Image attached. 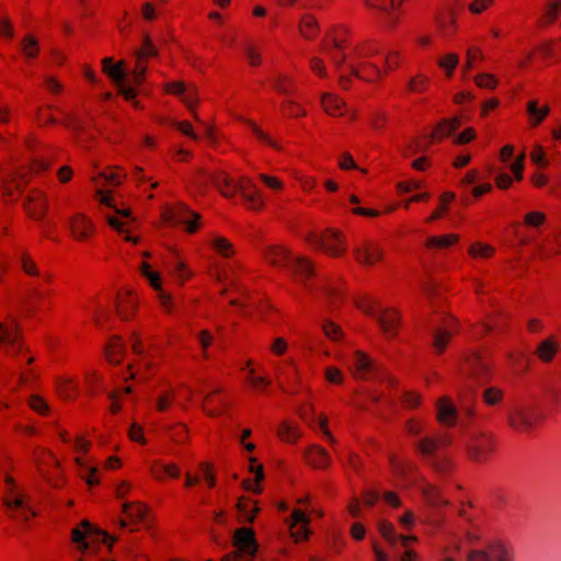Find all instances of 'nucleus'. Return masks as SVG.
Wrapping results in <instances>:
<instances>
[{
    "label": "nucleus",
    "mask_w": 561,
    "mask_h": 561,
    "mask_svg": "<svg viewBox=\"0 0 561 561\" xmlns=\"http://www.w3.org/2000/svg\"><path fill=\"white\" fill-rule=\"evenodd\" d=\"M382 51V44L376 38H365L355 43L347 54L348 64L340 72L337 83L341 89L350 90L354 79L374 82L380 77V66L375 58Z\"/></svg>",
    "instance_id": "nucleus-1"
},
{
    "label": "nucleus",
    "mask_w": 561,
    "mask_h": 561,
    "mask_svg": "<svg viewBox=\"0 0 561 561\" xmlns=\"http://www.w3.org/2000/svg\"><path fill=\"white\" fill-rule=\"evenodd\" d=\"M351 39V31L345 25H333L330 27L321 42L322 50L330 54L340 73L346 61L347 54L344 53Z\"/></svg>",
    "instance_id": "nucleus-2"
},
{
    "label": "nucleus",
    "mask_w": 561,
    "mask_h": 561,
    "mask_svg": "<svg viewBox=\"0 0 561 561\" xmlns=\"http://www.w3.org/2000/svg\"><path fill=\"white\" fill-rule=\"evenodd\" d=\"M263 254L266 261L274 266H289L295 274L300 276L302 282L313 274L312 264L306 257H291L289 252L280 245H267Z\"/></svg>",
    "instance_id": "nucleus-3"
},
{
    "label": "nucleus",
    "mask_w": 561,
    "mask_h": 561,
    "mask_svg": "<svg viewBox=\"0 0 561 561\" xmlns=\"http://www.w3.org/2000/svg\"><path fill=\"white\" fill-rule=\"evenodd\" d=\"M213 185L227 197L240 192L251 208L255 209L261 206V199L256 196V187L250 178H213Z\"/></svg>",
    "instance_id": "nucleus-4"
},
{
    "label": "nucleus",
    "mask_w": 561,
    "mask_h": 561,
    "mask_svg": "<svg viewBox=\"0 0 561 561\" xmlns=\"http://www.w3.org/2000/svg\"><path fill=\"white\" fill-rule=\"evenodd\" d=\"M409 1L410 0H363V5L367 11L385 18L383 27L387 31H394L403 18V5Z\"/></svg>",
    "instance_id": "nucleus-5"
},
{
    "label": "nucleus",
    "mask_w": 561,
    "mask_h": 561,
    "mask_svg": "<svg viewBox=\"0 0 561 561\" xmlns=\"http://www.w3.org/2000/svg\"><path fill=\"white\" fill-rule=\"evenodd\" d=\"M4 482L7 489L2 503L7 507L9 516L22 522H27L30 516H36L37 513L26 504L22 492L18 490L14 479L11 476H5Z\"/></svg>",
    "instance_id": "nucleus-6"
},
{
    "label": "nucleus",
    "mask_w": 561,
    "mask_h": 561,
    "mask_svg": "<svg viewBox=\"0 0 561 561\" xmlns=\"http://www.w3.org/2000/svg\"><path fill=\"white\" fill-rule=\"evenodd\" d=\"M233 551L227 553L221 561H251L257 552V542L252 528L240 527L232 537Z\"/></svg>",
    "instance_id": "nucleus-7"
},
{
    "label": "nucleus",
    "mask_w": 561,
    "mask_h": 561,
    "mask_svg": "<svg viewBox=\"0 0 561 561\" xmlns=\"http://www.w3.org/2000/svg\"><path fill=\"white\" fill-rule=\"evenodd\" d=\"M460 373L465 379L468 393L473 392L474 386L486 383L491 378L489 364L477 353L468 355Z\"/></svg>",
    "instance_id": "nucleus-8"
},
{
    "label": "nucleus",
    "mask_w": 561,
    "mask_h": 561,
    "mask_svg": "<svg viewBox=\"0 0 561 561\" xmlns=\"http://www.w3.org/2000/svg\"><path fill=\"white\" fill-rule=\"evenodd\" d=\"M416 448L425 458L426 463L437 473L446 474L451 468V461L438 455V443L434 437H424L416 443Z\"/></svg>",
    "instance_id": "nucleus-9"
},
{
    "label": "nucleus",
    "mask_w": 561,
    "mask_h": 561,
    "mask_svg": "<svg viewBox=\"0 0 561 561\" xmlns=\"http://www.w3.org/2000/svg\"><path fill=\"white\" fill-rule=\"evenodd\" d=\"M494 442L491 435L474 433L466 442L468 457L474 462H484L493 451Z\"/></svg>",
    "instance_id": "nucleus-10"
},
{
    "label": "nucleus",
    "mask_w": 561,
    "mask_h": 561,
    "mask_svg": "<svg viewBox=\"0 0 561 561\" xmlns=\"http://www.w3.org/2000/svg\"><path fill=\"white\" fill-rule=\"evenodd\" d=\"M163 220L171 225H186V231L194 233L197 230V221L201 216L188 209L184 204L167 207L162 213Z\"/></svg>",
    "instance_id": "nucleus-11"
},
{
    "label": "nucleus",
    "mask_w": 561,
    "mask_h": 561,
    "mask_svg": "<svg viewBox=\"0 0 561 561\" xmlns=\"http://www.w3.org/2000/svg\"><path fill=\"white\" fill-rule=\"evenodd\" d=\"M364 312L374 317L379 323L382 332L388 337H394L398 333L400 316L396 309L379 308L377 312L373 306H360Z\"/></svg>",
    "instance_id": "nucleus-12"
},
{
    "label": "nucleus",
    "mask_w": 561,
    "mask_h": 561,
    "mask_svg": "<svg viewBox=\"0 0 561 561\" xmlns=\"http://www.w3.org/2000/svg\"><path fill=\"white\" fill-rule=\"evenodd\" d=\"M435 27L442 38H455L459 32L456 12L449 7H440L435 14Z\"/></svg>",
    "instance_id": "nucleus-13"
},
{
    "label": "nucleus",
    "mask_w": 561,
    "mask_h": 561,
    "mask_svg": "<svg viewBox=\"0 0 561 561\" xmlns=\"http://www.w3.org/2000/svg\"><path fill=\"white\" fill-rule=\"evenodd\" d=\"M314 243L333 256H340L346 251L341 234L334 230H327L321 237L314 239Z\"/></svg>",
    "instance_id": "nucleus-14"
},
{
    "label": "nucleus",
    "mask_w": 561,
    "mask_h": 561,
    "mask_svg": "<svg viewBox=\"0 0 561 561\" xmlns=\"http://www.w3.org/2000/svg\"><path fill=\"white\" fill-rule=\"evenodd\" d=\"M297 28L301 38L307 42L317 41L321 33L320 22L312 13L302 14L299 18Z\"/></svg>",
    "instance_id": "nucleus-15"
},
{
    "label": "nucleus",
    "mask_w": 561,
    "mask_h": 561,
    "mask_svg": "<svg viewBox=\"0 0 561 561\" xmlns=\"http://www.w3.org/2000/svg\"><path fill=\"white\" fill-rule=\"evenodd\" d=\"M461 124L462 121L458 116L448 119L444 118L433 128L431 131V138L434 139L436 144H439L449 137L454 131H456L461 126Z\"/></svg>",
    "instance_id": "nucleus-16"
},
{
    "label": "nucleus",
    "mask_w": 561,
    "mask_h": 561,
    "mask_svg": "<svg viewBox=\"0 0 561 561\" xmlns=\"http://www.w3.org/2000/svg\"><path fill=\"white\" fill-rule=\"evenodd\" d=\"M404 60L403 54L399 50H389L383 59V66H380V77L371 82L373 84L381 83L391 72L398 70Z\"/></svg>",
    "instance_id": "nucleus-17"
},
{
    "label": "nucleus",
    "mask_w": 561,
    "mask_h": 561,
    "mask_svg": "<svg viewBox=\"0 0 561 561\" xmlns=\"http://www.w3.org/2000/svg\"><path fill=\"white\" fill-rule=\"evenodd\" d=\"M356 260L364 265H373L383 255L382 249L375 243H366L362 248L355 249Z\"/></svg>",
    "instance_id": "nucleus-18"
},
{
    "label": "nucleus",
    "mask_w": 561,
    "mask_h": 561,
    "mask_svg": "<svg viewBox=\"0 0 561 561\" xmlns=\"http://www.w3.org/2000/svg\"><path fill=\"white\" fill-rule=\"evenodd\" d=\"M69 226L77 240H85L94 229L92 221L82 214L75 215L70 219Z\"/></svg>",
    "instance_id": "nucleus-19"
},
{
    "label": "nucleus",
    "mask_w": 561,
    "mask_h": 561,
    "mask_svg": "<svg viewBox=\"0 0 561 561\" xmlns=\"http://www.w3.org/2000/svg\"><path fill=\"white\" fill-rule=\"evenodd\" d=\"M321 106L323 111L334 117L344 115L346 103L336 94L324 93L321 98Z\"/></svg>",
    "instance_id": "nucleus-20"
},
{
    "label": "nucleus",
    "mask_w": 561,
    "mask_h": 561,
    "mask_svg": "<svg viewBox=\"0 0 561 561\" xmlns=\"http://www.w3.org/2000/svg\"><path fill=\"white\" fill-rule=\"evenodd\" d=\"M354 375L356 378L364 379L369 374L378 370V367L374 364V362L367 357L363 352H356L354 355Z\"/></svg>",
    "instance_id": "nucleus-21"
},
{
    "label": "nucleus",
    "mask_w": 561,
    "mask_h": 561,
    "mask_svg": "<svg viewBox=\"0 0 561 561\" xmlns=\"http://www.w3.org/2000/svg\"><path fill=\"white\" fill-rule=\"evenodd\" d=\"M0 344H4L7 346L8 353L12 351L13 354L18 353L23 348L21 343V336L16 332L9 327H5L0 322Z\"/></svg>",
    "instance_id": "nucleus-22"
},
{
    "label": "nucleus",
    "mask_w": 561,
    "mask_h": 561,
    "mask_svg": "<svg viewBox=\"0 0 561 561\" xmlns=\"http://www.w3.org/2000/svg\"><path fill=\"white\" fill-rule=\"evenodd\" d=\"M305 456L308 463L314 468H328L331 462L328 451L318 445L310 446Z\"/></svg>",
    "instance_id": "nucleus-23"
},
{
    "label": "nucleus",
    "mask_w": 561,
    "mask_h": 561,
    "mask_svg": "<svg viewBox=\"0 0 561 561\" xmlns=\"http://www.w3.org/2000/svg\"><path fill=\"white\" fill-rule=\"evenodd\" d=\"M526 111L529 118L530 127H538L549 115L550 106L545 104L541 107H538L537 100H530L527 102Z\"/></svg>",
    "instance_id": "nucleus-24"
},
{
    "label": "nucleus",
    "mask_w": 561,
    "mask_h": 561,
    "mask_svg": "<svg viewBox=\"0 0 561 561\" xmlns=\"http://www.w3.org/2000/svg\"><path fill=\"white\" fill-rule=\"evenodd\" d=\"M26 210L34 219H42L45 215L46 197L41 192H33L26 202Z\"/></svg>",
    "instance_id": "nucleus-25"
},
{
    "label": "nucleus",
    "mask_w": 561,
    "mask_h": 561,
    "mask_svg": "<svg viewBox=\"0 0 561 561\" xmlns=\"http://www.w3.org/2000/svg\"><path fill=\"white\" fill-rule=\"evenodd\" d=\"M112 57H105L102 59V71L113 82L121 84L125 78V71L123 69L124 62L121 60L116 64L113 62Z\"/></svg>",
    "instance_id": "nucleus-26"
},
{
    "label": "nucleus",
    "mask_w": 561,
    "mask_h": 561,
    "mask_svg": "<svg viewBox=\"0 0 561 561\" xmlns=\"http://www.w3.org/2000/svg\"><path fill=\"white\" fill-rule=\"evenodd\" d=\"M125 354V345L122 342L119 336H113L105 348V355L107 360L111 364L118 365L122 363V359Z\"/></svg>",
    "instance_id": "nucleus-27"
},
{
    "label": "nucleus",
    "mask_w": 561,
    "mask_h": 561,
    "mask_svg": "<svg viewBox=\"0 0 561 561\" xmlns=\"http://www.w3.org/2000/svg\"><path fill=\"white\" fill-rule=\"evenodd\" d=\"M277 378L285 377L288 380H293L295 382L299 381V371L297 368V364L293 358H288L285 362V365L278 364L276 366ZM279 387L285 391L282 380H279Z\"/></svg>",
    "instance_id": "nucleus-28"
},
{
    "label": "nucleus",
    "mask_w": 561,
    "mask_h": 561,
    "mask_svg": "<svg viewBox=\"0 0 561 561\" xmlns=\"http://www.w3.org/2000/svg\"><path fill=\"white\" fill-rule=\"evenodd\" d=\"M491 561H513L514 553L501 541H492L488 545Z\"/></svg>",
    "instance_id": "nucleus-29"
},
{
    "label": "nucleus",
    "mask_w": 561,
    "mask_h": 561,
    "mask_svg": "<svg viewBox=\"0 0 561 561\" xmlns=\"http://www.w3.org/2000/svg\"><path fill=\"white\" fill-rule=\"evenodd\" d=\"M459 55L457 53H446L437 59V66L444 70L445 77H454L455 70L459 65Z\"/></svg>",
    "instance_id": "nucleus-30"
},
{
    "label": "nucleus",
    "mask_w": 561,
    "mask_h": 561,
    "mask_svg": "<svg viewBox=\"0 0 561 561\" xmlns=\"http://www.w3.org/2000/svg\"><path fill=\"white\" fill-rule=\"evenodd\" d=\"M456 408L447 398H443L437 404V419L439 422L453 425L455 423Z\"/></svg>",
    "instance_id": "nucleus-31"
},
{
    "label": "nucleus",
    "mask_w": 561,
    "mask_h": 561,
    "mask_svg": "<svg viewBox=\"0 0 561 561\" xmlns=\"http://www.w3.org/2000/svg\"><path fill=\"white\" fill-rule=\"evenodd\" d=\"M436 142L431 138V133L428 135H420L411 140L408 145L405 152L409 154H414L417 152H425L431 149L433 145Z\"/></svg>",
    "instance_id": "nucleus-32"
},
{
    "label": "nucleus",
    "mask_w": 561,
    "mask_h": 561,
    "mask_svg": "<svg viewBox=\"0 0 561 561\" xmlns=\"http://www.w3.org/2000/svg\"><path fill=\"white\" fill-rule=\"evenodd\" d=\"M561 14V0H550L545 9V13L540 18V26L553 24Z\"/></svg>",
    "instance_id": "nucleus-33"
},
{
    "label": "nucleus",
    "mask_w": 561,
    "mask_h": 561,
    "mask_svg": "<svg viewBox=\"0 0 561 561\" xmlns=\"http://www.w3.org/2000/svg\"><path fill=\"white\" fill-rule=\"evenodd\" d=\"M453 319L446 322L445 329H437L433 333V347L436 353L440 354L444 352L448 341L450 340L453 332L449 330Z\"/></svg>",
    "instance_id": "nucleus-34"
},
{
    "label": "nucleus",
    "mask_w": 561,
    "mask_h": 561,
    "mask_svg": "<svg viewBox=\"0 0 561 561\" xmlns=\"http://www.w3.org/2000/svg\"><path fill=\"white\" fill-rule=\"evenodd\" d=\"M496 5V0H470L467 10L471 16L488 14Z\"/></svg>",
    "instance_id": "nucleus-35"
},
{
    "label": "nucleus",
    "mask_w": 561,
    "mask_h": 561,
    "mask_svg": "<svg viewBox=\"0 0 561 561\" xmlns=\"http://www.w3.org/2000/svg\"><path fill=\"white\" fill-rule=\"evenodd\" d=\"M151 473L158 480L163 479V474H168L171 478L180 477L181 470L175 463H162L160 461H154L151 467Z\"/></svg>",
    "instance_id": "nucleus-36"
},
{
    "label": "nucleus",
    "mask_w": 561,
    "mask_h": 561,
    "mask_svg": "<svg viewBox=\"0 0 561 561\" xmlns=\"http://www.w3.org/2000/svg\"><path fill=\"white\" fill-rule=\"evenodd\" d=\"M123 513L127 515L131 523L141 522L145 516L147 508L141 503H129L126 502L122 506Z\"/></svg>",
    "instance_id": "nucleus-37"
},
{
    "label": "nucleus",
    "mask_w": 561,
    "mask_h": 561,
    "mask_svg": "<svg viewBox=\"0 0 561 561\" xmlns=\"http://www.w3.org/2000/svg\"><path fill=\"white\" fill-rule=\"evenodd\" d=\"M21 51L28 59H35L38 57L41 48L38 41L32 34H27L21 42Z\"/></svg>",
    "instance_id": "nucleus-38"
},
{
    "label": "nucleus",
    "mask_w": 561,
    "mask_h": 561,
    "mask_svg": "<svg viewBox=\"0 0 561 561\" xmlns=\"http://www.w3.org/2000/svg\"><path fill=\"white\" fill-rule=\"evenodd\" d=\"M182 101L190 110L194 119L199 122L198 113L196 110V106L198 104V94H197V89L194 85L187 87L185 89V92L182 94Z\"/></svg>",
    "instance_id": "nucleus-39"
},
{
    "label": "nucleus",
    "mask_w": 561,
    "mask_h": 561,
    "mask_svg": "<svg viewBox=\"0 0 561 561\" xmlns=\"http://www.w3.org/2000/svg\"><path fill=\"white\" fill-rule=\"evenodd\" d=\"M81 527L83 528L82 529L83 531H87V534L89 535V538L102 536L103 542L105 545H107L110 548H112L113 543L117 540V537L110 536L106 531H103L99 528L93 527L92 524L87 519L81 522Z\"/></svg>",
    "instance_id": "nucleus-40"
},
{
    "label": "nucleus",
    "mask_w": 561,
    "mask_h": 561,
    "mask_svg": "<svg viewBox=\"0 0 561 561\" xmlns=\"http://www.w3.org/2000/svg\"><path fill=\"white\" fill-rule=\"evenodd\" d=\"M157 56H158V48L153 45L150 36L148 34H146L144 36L141 47L137 50L136 58L148 62V60L150 58H153Z\"/></svg>",
    "instance_id": "nucleus-41"
},
{
    "label": "nucleus",
    "mask_w": 561,
    "mask_h": 561,
    "mask_svg": "<svg viewBox=\"0 0 561 561\" xmlns=\"http://www.w3.org/2000/svg\"><path fill=\"white\" fill-rule=\"evenodd\" d=\"M557 353V344L550 337L546 341H542L536 351V354L542 362H551Z\"/></svg>",
    "instance_id": "nucleus-42"
},
{
    "label": "nucleus",
    "mask_w": 561,
    "mask_h": 561,
    "mask_svg": "<svg viewBox=\"0 0 561 561\" xmlns=\"http://www.w3.org/2000/svg\"><path fill=\"white\" fill-rule=\"evenodd\" d=\"M249 502L250 500L244 496L240 497L237 503V510L239 512V519L241 522L253 523L255 519V515L259 512V507L255 506L253 511H249Z\"/></svg>",
    "instance_id": "nucleus-43"
},
{
    "label": "nucleus",
    "mask_w": 561,
    "mask_h": 561,
    "mask_svg": "<svg viewBox=\"0 0 561 561\" xmlns=\"http://www.w3.org/2000/svg\"><path fill=\"white\" fill-rule=\"evenodd\" d=\"M280 113L283 116L287 117V118H298V117H302L306 115V111L305 108L294 102V101H284L282 104H280Z\"/></svg>",
    "instance_id": "nucleus-44"
},
{
    "label": "nucleus",
    "mask_w": 561,
    "mask_h": 561,
    "mask_svg": "<svg viewBox=\"0 0 561 561\" xmlns=\"http://www.w3.org/2000/svg\"><path fill=\"white\" fill-rule=\"evenodd\" d=\"M510 426L518 432H528L531 430L527 417L522 410H516L508 415Z\"/></svg>",
    "instance_id": "nucleus-45"
},
{
    "label": "nucleus",
    "mask_w": 561,
    "mask_h": 561,
    "mask_svg": "<svg viewBox=\"0 0 561 561\" xmlns=\"http://www.w3.org/2000/svg\"><path fill=\"white\" fill-rule=\"evenodd\" d=\"M468 252L473 259H489L494 254L495 250L490 244L476 242L469 247Z\"/></svg>",
    "instance_id": "nucleus-46"
},
{
    "label": "nucleus",
    "mask_w": 561,
    "mask_h": 561,
    "mask_svg": "<svg viewBox=\"0 0 561 561\" xmlns=\"http://www.w3.org/2000/svg\"><path fill=\"white\" fill-rule=\"evenodd\" d=\"M135 309V300L128 295L125 299L119 298L116 304V312L123 320H128Z\"/></svg>",
    "instance_id": "nucleus-47"
},
{
    "label": "nucleus",
    "mask_w": 561,
    "mask_h": 561,
    "mask_svg": "<svg viewBox=\"0 0 561 561\" xmlns=\"http://www.w3.org/2000/svg\"><path fill=\"white\" fill-rule=\"evenodd\" d=\"M473 80L477 87L480 89L492 91L495 90L499 85V79L494 75L488 72L478 73Z\"/></svg>",
    "instance_id": "nucleus-48"
},
{
    "label": "nucleus",
    "mask_w": 561,
    "mask_h": 561,
    "mask_svg": "<svg viewBox=\"0 0 561 561\" xmlns=\"http://www.w3.org/2000/svg\"><path fill=\"white\" fill-rule=\"evenodd\" d=\"M530 161L539 169H547L549 165V159L543 150V147L540 145L534 146L529 153Z\"/></svg>",
    "instance_id": "nucleus-49"
},
{
    "label": "nucleus",
    "mask_w": 561,
    "mask_h": 561,
    "mask_svg": "<svg viewBox=\"0 0 561 561\" xmlns=\"http://www.w3.org/2000/svg\"><path fill=\"white\" fill-rule=\"evenodd\" d=\"M430 88V78L426 75L419 73L410 79L409 90L413 93H424Z\"/></svg>",
    "instance_id": "nucleus-50"
},
{
    "label": "nucleus",
    "mask_w": 561,
    "mask_h": 561,
    "mask_svg": "<svg viewBox=\"0 0 561 561\" xmlns=\"http://www.w3.org/2000/svg\"><path fill=\"white\" fill-rule=\"evenodd\" d=\"M457 241H458L457 234H445V236H439V237H431L426 241V247L443 249V248L450 247L451 244H454Z\"/></svg>",
    "instance_id": "nucleus-51"
},
{
    "label": "nucleus",
    "mask_w": 561,
    "mask_h": 561,
    "mask_svg": "<svg viewBox=\"0 0 561 561\" xmlns=\"http://www.w3.org/2000/svg\"><path fill=\"white\" fill-rule=\"evenodd\" d=\"M483 59V53L478 46H471L467 49L466 54V64L463 67V71L472 70L478 61Z\"/></svg>",
    "instance_id": "nucleus-52"
},
{
    "label": "nucleus",
    "mask_w": 561,
    "mask_h": 561,
    "mask_svg": "<svg viewBox=\"0 0 561 561\" xmlns=\"http://www.w3.org/2000/svg\"><path fill=\"white\" fill-rule=\"evenodd\" d=\"M274 89L283 94H291L295 92V82L287 76H279L274 81Z\"/></svg>",
    "instance_id": "nucleus-53"
},
{
    "label": "nucleus",
    "mask_w": 561,
    "mask_h": 561,
    "mask_svg": "<svg viewBox=\"0 0 561 561\" xmlns=\"http://www.w3.org/2000/svg\"><path fill=\"white\" fill-rule=\"evenodd\" d=\"M277 434L283 440L287 443H295L296 439L300 436L299 430L297 427L290 426L286 422L280 424Z\"/></svg>",
    "instance_id": "nucleus-54"
},
{
    "label": "nucleus",
    "mask_w": 561,
    "mask_h": 561,
    "mask_svg": "<svg viewBox=\"0 0 561 561\" xmlns=\"http://www.w3.org/2000/svg\"><path fill=\"white\" fill-rule=\"evenodd\" d=\"M423 494L426 502L432 506H438L440 504H447L448 502L440 499L439 490L435 485L428 484L424 488Z\"/></svg>",
    "instance_id": "nucleus-55"
},
{
    "label": "nucleus",
    "mask_w": 561,
    "mask_h": 561,
    "mask_svg": "<svg viewBox=\"0 0 561 561\" xmlns=\"http://www.w3.org/2000/svg\"><path fill=\"white\" fill-rule=\"evenodd\" d=\"M252 133L256 136V138L264 145L274 148L276 150L280 149L279 144L274 140L268 134H266L264 130H262L257 125L254 123L250 124Z\"/></svg>",
    "instance_id": "nucleus-56"
},
{
    "label": "nucleus",
    "mask_w": 561,
    "mask_h": 561,
    "mask_svg": "<svg viewBox=\"0 0 561 561\" xmlns=\"http://www.w3.org/2000/svg\"><path fill=\"white\" fill-rule=\"evenodd\" d=\"M37 122L43 127L55 125L57 119L53 114V107L48 105L39 107L37 112Z\"/></svg>",
    "instance_id": "nucleus-57"
},
{
    "label": "nucleus",
    "mask_w": 561,
    "mask_h": 561,
    "mask_svg": "<svg viewBox=\"0 0 561 561\" xmlns=\"http://www.w3.org/2000/svg\"><path fill=\"white\" fill-rule=\"evenodd\" d=\"M147 67L148 62L136 58L135 67L131 72V81L135 84H141L145 81Z\"/></svg>",
    "instance_id": "nucleus-58"
},
{
    "label": "nucleus",
    "mask_w": 561,
    "mask_h": 561,
    "mask_svg": "<svg viewBox=\"0 0 561 561\" xmlns=\"http://www.w3.org/2000/svg\"><path fill=\"white\" fill-rule=\"evenodd\" d=\"M214 249L225 257H229L232 255V244L230 241L224 237H217L213 241Z\"/></svg>",
    "instance_id": "nucleus-59"
},
{
    "label": "nucleus",
    "mask_w": 561,
    "mask_h": 561,
    "mask_svg": "<svg viewBox=\"0 0 561 561\" xmlns=\"http://www.w3.org/2000/svg\"><path fill=\"white\" fill-rule=\"evenodd\" d=\"M537 58L543 61L551 59L554 55V46L551 41H547L538 44L536 47Z\"/></svg>",
    "instance_id": "nucleus-60"
},
{
    "label": "nucleus",
    "mask_w": 561,
    "mask_h": 561,
    "mask_svg": "<svg viewBox=\"0 0 561 561\" xmlns=\"http://www.w3.org/2000/svg\"><path fill=\"white\" fill-rule=\"evenodd\" d=\"M379 533L381 536L388 540L391 545H396L398 541V537L394 535V526L387 520H381L378 524Z\"/></svg>",
    "instance_id": "nucleus-61"
},
{
    "label": "nucleus",
    "mask_w": 561,
    "mask_h": 561,
    "mask_svg": "<svg viewBox=\"0 0 561 561\" xmlns=\"http://www.w3.org/2000/svg\"><path fill=\"white\" fill-rule=\"evenodd\" d=\"M455 198V194L451 192H446L440 196V205L438 209L434 210L428 218V221H433L438 219L444 211L447 209V205Z\"/></svg>",
    "instance_id": "nucleus-62"
},
{
    "label": "nucleus",
    "mask_w": 561,
    "mask_h": 561,
    "mask_svg": "<svg viewBox=\"0 0 561 561\" xmlns=\"http://www.w3.org/2000/svg\"><path fill=\"white\" fill-rule=\"evenodd\" d=\"M388 115L382 111H376L370 115V127L375 130H381L386 128L388 124Z\"/></svg>",
    "instance_id": "nucleus-63"
},
{
    "label": "nucleus",
    "mask_w": 561,
    "mask_h": 561,
    "mask_svg": "<svg viewBox=\"0 0 561 561\" xmlns=\"http://www.w3.org/2000/svg\"><path fill=\"white\" fill-rule=\"evenodd\" d=\"M503 398V392L499 388L490 387L483 391V401L488 405L497 404Z\"/></svg>",
    "instance_id": "nucleus-64"
}]
</instances>
